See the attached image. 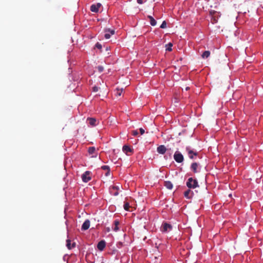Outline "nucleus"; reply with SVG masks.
I'll return each mask as SVG.
<instances>
[{"label":"nucleus","mask_w":263,"mask_h":263,"mask_svg":"<svg viewBox=\"0 0 263 263\" xmlns=\"http://www.w3.org/2000/svg\"><path fill=\"white\" fill-rule=\"evenodd\" d=\"M132 135L134 136H137L138 135V132L137 130H134L132 132Z\"/></svg>","instance_id":"nucleus-29"},{"label":"nucleus","mask_w":263,"mask_h":263,"mask_svg":"<svg viewBox=\"0 0 263 263\" xmlns=\"http://www.w3.org/2000/svg\"><path fill=\"white\" fill-rule=\"evenodd\" d=\"M164 158H165V159H167V158H166V157L165 156H164Z\"/></svg>","instance_id":"nucleus-37"},{"label":"nucleus","mask_w":263,"mask_h":263,"mask_svg":"<svg viewBox=\"0 0 263 263\" xmlns=\"http://www.w3.org/2000/svg\"><path fill=\"white\" fill-rule=\"evenodd\" d=\"M95 47L99 49H101L102 48V45L99 43H97L95 45Z\"/></svg>","instance_id":"nucleus-28"},{"label":"nucleus","mask_w":263,"mask_h":263,"mask_svg":"<svg viewBox=\"0 0 263 263\" xmlns=\"http://www.w3.org/2000/svg\"><path fill=\"white\" fill-rule=\"evenodd\" d=\"M119 224L120 222L118 219H116L114 221L113 226L112 227V229L114 231L118 232L119 230Z\"/></svg>","instance_id":"nucleus-17"},{"label":"nucleus","mask_w":263,"mask_h":263,"mask_svg":"<svg viewBox=\"0 0 263 263\" xmlns=\"http://www.w3.org/2000/svg\"><path fill=\"white\" fill-rule=\"evenodd\" d=\"M76 246V243L73 242L72 245L71 243V240L69 239H67L66 240V247L69 250L73 248H74Z\"/></svg>","instance_id":"nucleus-19"},{"label":"nucleus","mask_w":263,"mask_h":263,"mask_svg":"<svg viewBox=\"0 0 263 263\" xmlns=\"http://www.w3.org/2000/svg\"><path fill=\"white\" fill-rule=\"evenodd\" d=\"M91 172L90 171L85 172L81 176L82 180L84 182L87 183L89 182L91 179V177L90 176Z\"/></svg>","instance_id":"nucleus-7"},{"label":"nucleus","mask_w":263,"mask_h":263,"mask_svg":"<svg viewBox=\"0 0 263 263\" xmlns=\"http://www.w3.org/2000/svg\"><path fill=\"white\" fill-rule=\"evenodd\" d=\"M105 34L104 35V37L106 39H108L110 37V35L115 34V30L110 29H105Z\"/></svg>","instance_id":"nucleus-11"},{"label":"nucleus","mask_w":263,"mask_h":263,"mask_svg":"<svg viewBox=\"0 0 263 263\" xmlns=\"http://www.w3.org/2000/svg\"><path fill=\"white\" fill-rule=\"evenodd\" d=\"M173 46V44L171 43H168L166 45V50L168 51H171L172 50V47Z\"/></svg>","instance_id":"nucleus-24"},{"label":"nucleus","mask_w":263,"mask_h":263,"mask_svg":"<svg viewBox=\"0 0 263 263\" xmlns=\"http://www.w3.org/2000/svg\"><path fill=\"white\" fill-rule=\"evenodd\" d=\"M122 151L127 155H129L128 153H132L133 152L132 148L129 146L126 145L123 146Z\"/></svg>","instance_id":"nucleus-18"},{"label":"nucleus","mask_w":263,"mask_h":263,"mask_svg":"<svg viewBox=\"0 0 263 263\" xmlns=\"http://www.w3.org/2000/svg\"><path fill=\"white\" fill-rule=\"evenodd\" d=\"M210 14L211 17V21L212 24H215L218 22L219 17H220V13L214 10H211L210 12Z\"/></svg>","instance_id":"nucleus-6"},{"label":"nucleus","mask_w":263,"mask_h":263,"mask_svg":"<svg viewBox=\"0 0 263 263\" xmlns=\"http://www.w3.org/2000/svg\"><path fill=\"white\" fill-rule=\"evenodd\" d=\"M186 184L189 189H195L199 186L197 179H194L192 177L188 179Z\"/></svg>","instance_id":"nucleus-3"},{"label":"nucleus","mask_w":263,"mask_h":263,"mask_svg":"<svg viewBox=\"0 0 263 263\" xmlns=\"http://www.w3.org/2000/svg\"><path fill=\"white\" fill-rule=\"evenodd\" d=\"M139 130H140V133L141 135H143L145 133L144 129L143 128H140L139 129Z\"/></svg>","instance_id":"nucleus-31"},{"label":"nucleus","mask_w":263,"mask_h":263,"mask_svg":"<svg viewBox=\"0 0 263 263\" xmlns=\"http://www.w3.org/2000/svg\"><path fill=\"white\" fill-rule=\"evenodd\" d=\"M90 222L89 220L86 219L85 220V221L83 222V223L81 227V230L82 231H86L88 230L90 227Z\"/></svg>","instance_id":"nucleus-14"},{"label":"nucleus","mask_w":263,"mask_h":263,"mask_svg":"<svg viewBox=\"0 0 263 263\" xmlns=\"http://www.w3.org/2000/svg\"><path fill=\"white\" fill-rule=\"evenodd\" d=\"M172 229L173 226L172 224L165 221L162 222L160 227V231L163 233H167L171 231Z\"/></svg>","instance_id":"nucleus-1"},{"label":"nucleus","mask_w":263,"mask_h":263,"mask_svg":"<svg viewBox=\"0 0 263 263\" xmlns=\"http://www.w3.org/2000/svg\"><path fill=\"white\" fill-rule=\"evenodd\" d=\"M167 151L166 147L164 145H161L157 147V152L159 154L164 155Z\"/></svg>","instance_id":"nucleus-12"},{"label":"nucleus","mask_w":263,"mask_h":263,"mask_svg":"<svg viewBox=\"0 0 263 263\" xmlns=\"http://www.w3.org/2000/svg\"><path fill=\"white\" fill-rule=\"evenodd\" d=\"M99 121L95 118L88 117L87 119V123L90 126H96L99 124Z\"/></svg>","instance_id":"nucleus-8"},{"label":"nucleus","mask_w":263,"mask_h":263,"mask_svg":"<svg viewBox=\"0 0 263 263\" xmlns=\"http://www.w3.org/2000/svg\"><path fill=\"white\" fill-rule=\"evenodd\" d=\"M98 69L99 72H102L103 71L104 68L102 66H99L98 67Z\"/></svg>","instance_id":"nucleus-30"},{"label":"nucleus","mask_w":263,"mask_h":263,"mask_svg":"<svg viewBox=\"0 0 263 263\" xmlns=\"http://www.w3.org/2000/svg\"><path fill=\"white\" fill-rule=\"evenodd\" d=\"M189 89V87H187L186 88V90H187Z\"/></svg>","instance_id":"nucleus-36"},{"label":"nucleus","mask_w":263,"mask_h":263,"mask_svg":"<svg viewBox=\"0 0 263 263\" xmlns=\"http://www.w3.org/2000/svg\"><path fill=\"white\" fill-rule=\"evenodd\" d=\"M210 51H205L203 52V53L201 55V57L202 58H208L210 55Z\"/></svg>","instance_id":"nucleus-22"},{"label":"nucleus","mask_w":263,"mask_h":263,"mask_svg":"<svg viewBox=\"0 0 263 263\" xmlns=\"http://www.w3.org/2000/svg\"><path fill=\"white\" fill-rule=\"evenodd\" d=\"M175 161L178 163H182L184 161V157L180 152L176 151L174 154Z\"/></svg>","instance_id":"nucleus-5"},{"label":"nucleus","mask_w":263,"mask_h":263,"mask_svg":"<svg viewBox=\"0 0 263 263\" xmlns=\"http://www.w3.org/2000/svg\"><path fill=\"white\" fill-rule=\"evenodd\" d=\"M101 169L106 171H107L110 170V167L108 165H102L101 167Z\"/></svg>","instance_id":"nucleus-26"},{"label":"nucleus","mask_w":263,"mask_h":263,"mask_svg":"<svg viewBox=\"0 0 263 263\" xmlns=\"http://www.w3.org/2000/svg\"><path fill=\"white\" fill-rule=\"evenodd\" d=\"M120 189V184L111 185L109 188V193L110 194V195L112 196H118L119 194Z\"/></svg>","instance_id":"nucleus-4"},{"label":"nucleus","mask_w":263,"mask_h":263,"mask_svg":"<svg viewBox=\"0 0 263 263\" xmlns=\"http://www.w3.org/2000/svg\"><path fill=\"white\" fill-rule=\"evenodd\" d=\"M88 153L90 155H91V157L92 158H96L97 157L98 154L94 146L89 147L88 149Z\"/></svg>","instance_id":"nucleus-10"},{"label":"nucleus","mask_w":263,"mask_h":263,"mask_svg":"<svg viewBox=\"0 0 263 263\" xmlns=\"http://www.w3.org/2000/svg\"><path fill=\"white\" fill-rule=\"evenodd\" d=\"M123 208L125 211H129V208H130L129 203L127 202H124V205H123Z\"/></svg>","instance_id":"nucleus-23"},{"label":"nucleus","mask_w":263,"mask_h":263,"mask_svg":"<svg viewBox=\"0 0 263 263\" xmlns=\"http://www.w3.org/2000/svg\"><path fill=\"white\" fill-rule=\"evenodd\" d=\"M185 151L187 154L189 158L191 159H194L198 154V152L196 150L192 148L190 146H186Z\"/></svg>","instance_id":"nucleus-2"},{"label":"nucleus","mask_w":263,"mask_h":263,"mask_svg":"<svg viewBox=\"0 0 263 263\" xmlns=\"http://www.w3.org/2000/svg\"><path fill=\"white\" fill-rule=\"evenodd\" d=\"M123 91V89L117 88L116 95L117 96H120Z\"/></svg>","instance_id":"nucleus-25"},{"label":"nucleus","mask_w":263,"mask_h":263,"mask_svg":"<svg viewBox=\"0 0 263 263\" xmlns=\"http://www.w3.org/2000/svg\"><path fill=\"white\" fill-rule=\"evenodd\" d=\"M199 165V164L197 162H193L191 164V170L194 173H197L200 171V169Z\"/></svg>","instance_id":"nucleus-9"},{"label":"nucleus","mask_w":263,"mask_h":263,"mask_svg":"<svg viewBox=\"0 0 263 263\" xmlns=\"http://www.w3.org/2000/svg\"><path fill=\"white\" fill-rule=\"evenodd\" d=\"M184 196L187 199H191L194 196V193L189 189L184 192Z\"/></svg>","instance_id":"nucleus-16"},{"label":"nucleus","mask_w":263,"mask_h":263,"mask_svg":"<svg viewBox=\"0 0 263 263\" xmlns=\"http://www.w3.org/2000/svg\"><path fill=\"white\" fill-rule=\"evenodd\" d=\"M147 17L149 19L151 25L155 26L157 24L156 21L151 15H148Z\"/></svg>","instance_id":"nucleus-21"},{"label":"nucleus","mask_w":263,"mask_h":263,"mask_svg":"<svg viewBox=\"0 0 263 263\" xmlns=\"http://www.w3.org/2000/svg\"><path fill=\"white\" fill-rule=\"evenodd\" d=\"M101 6V4L100 3L93 4L90 6V10L93 12L97 13L99 11V9Z\"/></svg>","instance_id":"nucleus-15"},{"label":"nucleus","mask_w":263,"mask_h":263,"mask_svg":"<svg viewBox=\"0 0 263 263\" xmlns=\"http://www.w3.org/2000/svg\"><path fill=\"white\" fill-rule=\"evenodd\" d=\"M110 170H108V171H106V173H105V175L106 176H109V175H110Z\"/></svg>","instance_id":"nucleus-33"},{"label":"nucleus","mask_w":263,"mask_h":263,"mask_svg":"<svg viewBox=\"0 0 263 263\" xmlns=\"http://www.w3.org/2000/svg\"><path fill=\"white\" fill-rule=\"evenodd\" d=\"M106 231H107V232H109L110 231V228H106Z\"/></svg>","instance_id":"nucleus-35"},{"label":"nucleus","mask_w":263,"mask_h":263,"mask_svg":"<svg viewBox=\"0 0 263 263\" xmlns=\"http://www.w3.org/2000/svg\"><path fill=\"white\" fill-rule=\"evenodd\" d=\"M137 3L139 4H142L143 3V2L142 0H137Z\"/></svg>","instance_id":"nucleus-34"},{"label":"nucleus","mask_w":263,"mask_h":263,"mask_svg":"<svg viewBox=\"0 0 263 263\" xmlns=\"http://www.w3.org/2000/svg\"><path fill=\"white\" fill-rule=\"evenodd\" d=\"M164 186L169 190L173 189V185L172 183L170 181H166L164 182Z\"/></svg>","instance_id":"nucleus-20"},{"label":"nucleus","mask_w":263,"mask_h":263,"mask_svg":"<svg viewBox=\"0 0 263 263\" xmlns=\"http://www.w3.org/2000/svg\"><path fill=\"white\" fill-rule=\"evenodd\" d=\"M161 28L164 29L166 27V23L165 21H163L161 24L160 27Z\"/></svg>","instance_id":"nucleus-27"},{"label":"nucleus","mask_w":263,"mask_h":263,"mask_svg":"<svg viewBox=\"0 0 263 263\" xmlns=\"http://www.w3.org/2000/svg\"><path fill=\"white\" fill-rule=\"evenodd\" d=\"M105 247L106 242L104 240L100 241L97 244V249L100 251H103Z\"/></svg>","instance_id":"nucleus-13"},{"label":"nucleus","mask_w":263,"mask_h":263,"mask_svg":"<svg viewBox=\"0 0 263 263\" xmlns=\"http://www.w3.org/2000/svg\"><path fill=\"white\" fill-rule=\"evenodd\" d=\"M92 89H93V91L95 92H97L99 90V88L97 86L93 87Z\"/></svg>","instance_id":"nucleus-32"}]
</instances>
